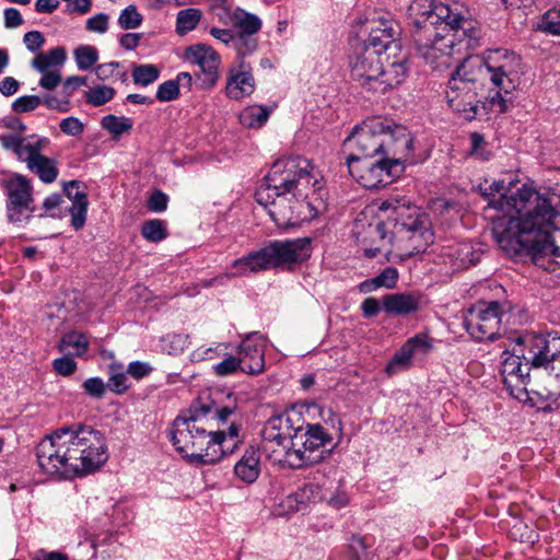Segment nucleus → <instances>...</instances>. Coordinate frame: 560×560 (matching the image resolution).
I'll use <instances>...</instances> for the list:
<instances>
[{
  "label": "nucleus",
  "instance_id": "nucleus-1",
  "mask_svg": "<svg viewBox=\"0 0 560 560\" xmlns=\"http://www.w3.org/2000/svg\"><path fill=\"white\" fill-rule=\"evenodd\" d=\"M512 175L494 180L485 195L486 214L492 222V234L499 247L509 255L532 257L535 264L544 257H560L552 233L559 230L560 185L540 194Z\"/></svg>",
  "mask_w": 560,
  "mask_h": 560
},
{
  "label": "nucleus",
  "instance_id": "nucleus-2",
  "mask_svg": "<svg viewBox=\"0 0 560 560\" xmlns=\"http://www.w3.org/2000/svg\"><path fill=\"white\" fill-rule=\"evenodd\" d=\"M521 57L508 49H488L482 58L466 57L456 65L445 90L451 109L470 121L479 115L505 113L521 83Z\"/></svg>",
  "mask_w": 560,
  "mask_h": 560
},
{
  "label": "nucleus",
  "instance_id": "nucleus-3",
  "mask_svg": "<svg viewBox=\"0 0 560 560\" xmlns=\"http://www.w3.org/2000/svg\"><path fill=\"white\" fill-rule=\"evenodd\" d=\"M320 183L312 173L308 160L288 156L277 160L256 190V201L268 209L278 226L295 224L299 220H311L318 209L311 198L320 189Z\"/></svg>",
  "mask_w": 560,
  "mask_h": 560
},
{
  "label": "nucleus",
  "instance_id": "nucleus-4",
  "mask_svg": "<svg viewBox=\"0 0 560 560\" xmlns=\"http://www.w3.org/2000/svg\"><path fill=\"white\" fill-rule=\"evenodd\" d=\"M36 458L48 476H85L107 462L106 440L101 431L89 425L61 427L38 443Z\"/></svg>",
  "mask_w": 560,
  "mask_h": 560
},
{
  "label": "nucleus",
  "instance_id": "nucleus-5",
  "mask_svg": "<svg viewBox=\"0 0 560 560\" xmlns=\"http://www.w3.org/2000/svg\"><path fill=\"white\" fill-rule=\"evenodd\" d=\"M261 436L265 442L283 447V463L292 469L323 462L335 447L331 434L322 424L305 422L294 408L270 417Z\"/></svg>",
  "mask_w": 560,
  "mask_h": 560
},
{
  "label": "nucleus",
  "instance_id": "nucleus-6",
  "mask_svg": "<svg viewBox=\"0 0 560 560\" xmlns=\"http://www.w3.org/2000/svg\"><path fill=\"white\" fill-rule=\"evenodd\" d=\"M207 409H194L190 406L188 416H178L167 429V438L175 451L189 464L212 465L218 463L231 446L236 445L240 427L231 422L228 432L224 430H211L205 423Z\"/></svg>",
  "mask_w": 560,
  "mask_h": 560
},
{
  "label": "nucleus",
  "instance_id": "nucleus-7",
  "mask_svg": "<svg viewBox=\"0 0 560 560\" xmlns=\"http://www.w3.org/2000/svg\"><path fill=\"white\" fill-rule=\"evenodd\" d=\"M311 255V240L299 237L284 241H271L264 247L233 260L231 271L222 277L203 281L206 288L221 282L224 278L244 277L249 273L280 268L307 259Z\"/></svg>",
  "mask_w": 560,
  "mask_h": 560
},
{
  "label": "nucleus",
  "instance_id": "nucleus-8",
  "mask_svg": "<svg viewBox=\"0 0 560 560\" xmlns=\"http://www.w3.org/2000/svg\"><path fill=\"white\" fill-rule=\"evenodd\" d=\"M380 212L394 222L396 234L408 255L424 253L434 242L429 217L405 197L390 196L378 206Z\"/></svg>",
  "mask_w": 560,
  "mask_h": 560
},
{
  "label": "nucleus",
  "instance_id": "nucleus-9",
  "mask_svg": "<svg viewBox=\"0 0 560 560\" xmlns=\"http://www.w3.org/2000/svg\"><path fill=\"white\" fill-rule=\"evenodd\" d=\"M386 61L387 66L372 48L361 49L351 61V77L369 91L385 93L398 86L407 74L405 56L389 62L387 55Z\"/></svg>",
  "mask_w": 560,
  "mask_h": 560
},
{
  "label": "nucleus",
  "instance_id": "nucleus-10",
  "mask_svg": "<svg viewBox=\"0 0 560 560\" xmlns=\"http://www.w3.org/2000/svg\"><path fill=\"white\" fill-rule=\"evenodd\" d=\"M0 144L11 152L19 162H23L26 168L44 184L54 183L58 175V162L56 159L43 154L49 144V139L36 135L21 137L20 135H1Z\"/></svg>",
  "mask_w": 560,
  "mask_h": 560
},
{
  "label": "nucleus",
  "instance_id": "nucleus-11",
  "mask_svg": "<svg viewBox=\"0 0 560 560\" xmlns=\"http://www.w3.org/2000/svg\"><path fill=\"white\" fill-rule=\"evenodd\" d=\"M517 351H523V359L533 369H542L549 374L560 376V335L557 332L526 334L516 339ZM560 407V393L555 398Z\"/></svg>",
  "mask_w": 560,
  "mask_h": 560
},
{
  "label": "nucleus",
  "instance_id": "nucleus-12",
  "mask_svg": "<svg viewBox=\"0 0 560 560\" xmlns=\"http://www.w3.org/2000/svg\"><path fill=\"white\" fill-rule=\"evenodd\" d=\"M7 197L5 211L10 223L28 222L35 212L32 179L21 173H11L0 182Z\"/></svg>",
  "mask_w": 560,
  "mask_h": 560
},
{
  "label": "nucleus",
  "instance_id": "nucleus-13",
  "mask_svg": "<svg viewBox=\"0 0 560 560\" xmlns=\"http://www.w3.org/2000/svg\"><path fill=\"white\" fill-rule=\"evenodd\" d=\"M455 2L445 4L436 0H413L407 14L412 26V35L416 33L433 32L439 24L452 23L457 25L463 20L460 13L456 12Z\"/></svg>",
  "mask_w": 560,
  "mask_h": 560
},
{
  "label": "nucleus",
  "instance_id": "nucleus-14",
  "mask_svg": "<svg viewBox=\"0 0 560 560\" xmlns=\"http://www.w3.org/2000/svg\"><path fill=\"white\" fill-rule=\"evenodd\" d=\"M388 128V119L371 117L357 126L346 139V147L351 150L349 155H358L359 160L383 155L384 133Z\"/></svg>",
  "mask_w": 560,
  "mask_h": 560
},
{
  "label": "nucleus",
  "instance_id": "nucleus-15",
  "mask_svg": "<svg viewBox=\"0 0 560 560\" xmlns=\"http://www.w3.org/2000/svg\"><path fill=\"white\" fill-rule=\"evenodd\" d=\"M347 166L351 176L366 189H377L398 178L404 167L389 164L383 156L358 161V155L347 158Z\"/></svg>",
  "mask_w": 560,
  "mask_h": 560
},
{
  "label": "nucleus",
  "instance_id": "nucleus-16",
  "mask_svg": "<svg viewBox=\"0 0 560 560\" xmlns=\"http://www.w3.org/2000/svg\"><path fill=\"white\" fill-rule=\"evenodd\" d=\"M457 34H441L438 27L430 33H416L412 39L418 54L430 63L433 69L452 67L455 55H459L460 47L455 40Z\"/></svg>",
  "mask_w": 560,
  "mask_h": 560
},
{
  "label": "nucleus",
  "instance_id": "nucleus-17",
  "mask_svg": "<svg viewBox=\"0 0 560 560\" xmlns=\"http://www.w3.org/2000/svg\"><path fill=\"white\" fill-rule=\"evenodd\" d=\"M503 306L498 301L479 303L464 319L467 332L477 341L495 340L500 336Z\"/></svg>",
  "mask_w": 560,
  "mask_h": 560
},
{
  "label": "nucleus",
  "instance_id": "nucleus-18",
  "mask_svg": "<svg viewBox=\"0 0 560 560\" xmlns=\"http://www.w3.org/2000/svg\"><path fill=\"white\" fill-rule=\"evenodd\" d=\"M532 365L523 359V351H517V342L513 349L504 350L501 354L500 373L509 394L520 400L528 398L527 385L530 382Z\"/></svg>",
  "mask_w": 560,
  "mask_h": 560
},
{
  "label": "nucleus",
  "instance_id": "nucleus-19",
  "mask_svg": "<svg viewBox=\"0 0 560 560\" xmlns=\"http://www.w3.org/2000/svg\"><path fill=\"white\" fill-rule=\"evenodd\" d=\"M184 58L199 68L195 75L201 90H211L217 85L220 79L221 57L211 46L206 44L191 45L186 48Z\"/></svg>",
  "mask_w": 560,
  "mask_h": 560
},
{
  "label": "nucleus",
  "instance_id": "nucleus-20",
  "mask_svg": "<svg viewBox=\"0 0 560 560\" xmlns=\"http://www.w3.org/2000/svg\"><path fill=\"white\" fill-rule=\"evenodd\" d=\"M384 142L382 156L389 164L394 165V162H396L398 166L405 168V163H417L412 155L413 138L406 127L388 120V128L384 133Z\"/></svg>",
  "mask_w": 560,
  "mask_h": 560
},
{
  "label": "nucleus",
  "instance_id": "nucleus-21",
  "mask_svg": "<svg viewBox=\"0 0 560 560\" xmlns=\"http://www.w3.org/2000/svg\"><path fill=\"white\" fill-rule=\"evenodd\" d=\"M432 349V343L427 335L419 334L409 338L395 352L385 366L388 375L397 374L408 370L412 365V359L425 357Z\"/></svg>",
  "mask_w": 560,
  "mask_h": 560
},
{
  "label": "nucleus",
  "instance_id": "nucleus-22",
  "mask_svg": "<svg viewBox=\"0 0 560 560\" xmlns=\"http://www.w3.org/2000/svg\"><path fill=\"white\" fill-rule=\"evenodd\" d=\"M266 338L259 331L245 335L238 346L237 358L242 364V371L256 375L265 369Z\"/></svg>",
  "mask_w": 560,
  "mask_h": 560
},
{
  "label": "nucleus",
  "instance_id": "nucleus-23",
  "mask_svg": "<svg viewBox=\"0 0 560 560\" xmlns=\"http://www.w3.org/2000/svg\"><path fill=\"white\" fill-rule=\"evenodd\" d=\"M480 252L469 242H453L442 246L435 262L445 265L451 271L466 269L480 260Z\"/></svg>",
  "mask_w": 560,
  "mask_h": 560
},
{
  "label": "nucleus",
  "instance_id": "nucleus-24",
  "mask_svg": "<svg viewBox=\"0 0 560 560\" xmlns=\"http://www.w3.org/2000/svg\"><path fill=\"white\" fill-rule=\"evenodd\" d=\"M255 79L248 62L241 59L230 67L224 89L226 97L241 101L250 96L255 91Z\"/></svg>",
  "mask_w": 560,
  "mask_h": 560
},
{
  "label": "nucleus",
  "instance_id": "nucleus-25",
  "mask_svg": "<svg viewBox=\"0 0 560 560\" xmlns=\"http://www.w3.org/2000/svg\"><path fill=\"white\" fill-rule=\"evenodd\" d=\"M398 34L397 25L394 22L383 21L380 26L370 32L362 49L372 48L381 57L388 51H398L401 49V44L397 39Z\"/></svg>",
  "mask_w": 560,
  "mask_h": 560
},
{
  "label": "nucleus",
  "instance_id": "nucleus-26",
  "mask_svg": "<svg viewBox=\"0 0 560 560\" xmlns=\"http://www.w3.org/2000/svg\"><path fill=\"white\" fill-rule=\"evenodd\" d=\"M455 8H457L456 12L460 13L463 20L458 21L457 25L447 23L446 26L454 31L453 34L459 35L456 37L459 40L458 47L464 44L467 49L477 48L482 36L480 27L476 26V23L469 18V12L464 4L455 2Z\"/></svg>",
  "mask_w": 560,
  "mask_h": 560
},
{
  "label": "nucleus",
  "instance_id": "nucleus-27",
  "mask_svg": "<svg viewBox=\"0 0 560 560\" xmlns=\"http://www.w3.org/2000/svg\"><path fill=\"white\" fill-rule=\"evenodd\" d=\"M421 306V296L418 293L386 294L382 301L383 310L394 316H405L416 313Z\"/></svg>",
  "mask_w": 560,
  "mask_h": 560
},
{
  "label": "nucleus",
  "instance_id": "nucleus-28",
  "mask_svg": "<svg viewBox=\"0 0 560 560\" xmlns=\"http://www.w3.org/2000/svg\"><path fill=\"white\" fill-rule=\"evenodd\" d=\"M234 474L237 479L245 483L255 482L260 475L259 448L253 445L248 446L234 465Z\"/></svg>",
  "mask_w": 560,
  "mask_h": 560
},
{
  "label": "nucleus",
  "instance_id": "nucleus-29",
  "mask_svg": "<svg viewBox=\"0 0 560 560\" xmlns=\"http://www.w3.org/2000/svg\"><path fill=\"white\" fill-rule=\"evenodd\" d=\"M194 409H199L202 407V409H207V413L205 415V423L208 428L211 430L213 429V423H226L230 417L234 413L236 410V407H219L213 401H205L201 398L197 399L192 405Z\"/></svg>",
  "mask_w": 560,
  "mask_h": 560
},
{
  "label": "nucleus",
  "instance_id": "nucleus-30",
  "mask_svg": "<svg viewBox=\"0 0 560 560\" xmlns=\"http://www.w3.org/2000/svg\"><path fill=\"white\" fill-rule=\"evenodd\" d=\"M66 196L72 201V206L69 208L71 225L78 231L84 226L86 221L88 195L84 191H77L75 195H71V191L67 188Z\"/></svg>",
  "mask_w": 560,
  "mask_h": 560
},
{
  "label": "nucleus",
  "instance_id": "nucleus-31",
  "mask_svg": "<svg viewBox=\"0 0 560 560\" xmlns=\"http://www.w3.org/2000/svg\"><path fill=\"white\" fill-rule=\"evenodd\" d=\"M271 112V107L257 104L249 105L241 110L238 120L245 128H260L267 122Z\"/></svg>",
  "mask_w": 560,
  "mask_h": 560
},
{
  "label": "nucleus",
  "instance_id": "nucleus-32",
  "mask_svg": "<svg viewBox=\"0 0 560 560\" xmlns=\"http://www.w3.org/2000/svg\"><path fill=\"white\" fill-rule=\"evenodd\" d=\"M233 25L238 27L241 31L237 34H249L255 35L261 28V20L249 12L241 8H236L231 15Z\"/></svg>",
  "mask_w": 560,
  "mask_h": 560
},
{
  "label": "nucleus",
  "instance_id": "nucleus-33",
  "mask_svg": "<svg viewBox=\"0 0 560 560\" xmlns=\"http://www.w3.org/2000/svg\"><path fill=\"white\" fill-rule=\"evenodd\" d=\"M67 59L66 49L56 47L47 52H39L32 61V66L38 72L49 70L51 67L62 66Z\"/></svg>",
  "mask_w": 560,
  "mask_h": 560
},
{
  "label": "nucleus",
  "instance_id": "nucleus-34",
  "mask_svg": "<svg viewBox=\"0 0 560 560\" xmlns=\"http://www.w3.org/2000/svg\"><path fill=\"white\" fill-rule=\"evenodd\" d=\"M300 512L304 513L312 504L322 499V489L314 483H306L291 493Z\"/></svg>",
  "mask_w": 560,
  "mask_h": 560
},
{
  "label": "nucleus",
  "instance_id": "nucleus-35",
  "mask_svg": "<svg viewBox=\"0 0 560 560\" xmlns=\"http://www.w3.org/2000/svg\"><path fill=\"white\" fill-rule=\"evenodd\" d=\"M60 351H69L71 355L81 357L89 349V341L84 334L70 331L60 340Z\"/></svg>",
  "mask_w": 560,
  "mask_h": 560
},
{
  "label": "nucleus",
  "instance_id": "nucleus-36",
  "mask_svg": "<svg viewBox=\"0 0 560 560\" xmlns=\"http://www.w3.org/2000/svg\"><path fill=\"white\" fill-rule=\"evenodd\" d=\"M101 126L108 131L114 139H118L121 135L132 129V120L125 116L106 115L101 120Z\"/></svg>",
  "mask_w": 560,
  "mask_h": 560
},
{
  "label": "nucleus",
  "instance_id": "nucleus-37",
  "mask_svg": "<svg viewBox=\"0 0 560 560\" xmlns=\"http://www.w3.org/2000/svg\"><path fill=\"white\" fill-rule=\"evenodd\" d=\"M201 19V12L198 9L189 8L180 10L176 18V32L185 35L195 30Z\"/></svg>",
  "mask_w": 560,
  "mask_h": 560
},
{
  "label": "nucleus",
  "instance_id": "nucleus-38",
  "mask_svg": "<svg viewBox=\"0 0 560 560\" xmlns=\"http://www.w3.org/2000/svg\"><path fill=\"white\" fill-rule=\"evenodd\" d=\"M160 69L151 63L139 65L132 69L133 83L140 86H149L160 78Z\"/></svg>",
  "mask_w": 560,
  "mask_h": 560
},
{
  "label": "nucleus",
  "instance_id": "nucleus-39",
  "mask_svg": "<svg viewBox=\"0 0 560 560\" xmlns=\"http://www.w3.org/2000/svg\"><path fill=\"white\" fill-rule=\"evenodd\" d=\"M77 67L82 71L92 69L98 60V51L94 46L81 45L73 51Z\"/></svg>",
  "mask_w": 560,
  "mask_h": 560
},
{
  "label": "nucleus",
  "instance_id": "nucleus-40",
  "mask_svg": "<svg viewBox=\"0 0 560 560\" xmlns=\"http://www.w3.org/2000/svg\"><path fill=\"white\" fill-rule=\"evenodd\" d=\"M189 345V336L186 334H167L161 338V347L171 355L182 353Z\"/></svg>",
  "mask_w": 560,
  "mask_h": 560
},
{
  "label": "nucleus",
  "instance_id": "nucleus-41",
  "mask_svg": "<svg viewBox=\"0 0 560 560\" xmlns=\"http://www.w3.org/2000/svg\"><path fill=\"white\" fill-rule=\"evenodd\" d=\"M141 234L147 241L159 243L167 236L166 225L160 219L148 220L141 228Z\"/></svg>",
  "mask_w": 560,
  "mask_h": 560
},
{
  "label": "nucleus",
  "instance_id": "nucleus-42",
  "mask_svg": "<svg viewBox=\"0 0 560 560\" xmlns=\"http://www.w3.org/2000/svg\"><path fill=\"white\" fill-rule=\"evenodd\" d=\"M537 28L550 35L560 36V7L546 11L538 22Z\"/></svg>",
  "mask_w": 560,
  "mask_h": 560
},
{
  "label": "nucleus",
  "instance_id": "nucleus-43",
  "mask_svg": "<svg viewBox=\"0 0 560 560\" xmlns=\"http://www.w3.org/2000/svg\"><path fill=\"white\" fill-rule=\"evenodd\" d=\"M237 60H245V57L250 56L258 47V40L255 35L236 34L233 46Z\"/></svg>",
  "mask_w": 560,
  "mask_h": 560
},
{
  "label": "nucleus",
  "instance_id": "nucleus-44",
  "mask_svg": "<svg viewBox=\"0 0 560 560\" xmlns=\"http://www.w3.org/2000/svg\"><path fill=\"white\" fill-rule=\"evenodd\" d=\"M115 94L116 91L114 88L107 85H97L85 93V101L88 104L97 107L112 101Z\"/></svg>",
  "mask_w": 560,
  "mask_h": 560
},
{
  "label": "nucleus",
  "instance_id": "nucleus-45",
  "mask_svg": "<svg viewBox=\"0 0 560 560\" xmlns=\"http://www.w3.org/2000/svg\"><path fill=\"white\" fill-rule=\"evenodd\" d=\"M143 21L142 15L139 13L136 5H128L125 8L118 18V25L122 30H133L141 25Z\"/></svg>",
  "mask_w": 560,
  "mask_h": 560
},
{
  "label": "nucleus",
  "instance_id": "nucleus-46",
  "mask_svg": "<svg viewBox=\"0 0 560 560\" xmlns=\"http://www.w3.org/2000/svg\"><path fill=\"white\" fill-rule=\"evenodd\" d=\"M42 104L38 95H23L12 103V110L16 114L35 110Z\"/></svg>",
  "mask_w": 560,
  "mask_h": 560
},
{
  "label": "nucleus",
  "instance_id": "nucleus-47",
  "mask_svg": "<svg viewBox=\"0 0 560 560\" xmlns=\"http://www.w3.org/2000/svg\"><path fill=\"white\" fill-rule=\"evenodd\" d=\"M178 96L179 89L173 79L161 83L155 95L156 100L160 102H171L176 100Z\"/></svg>",
  "mask_w": 560,
  "mask_h": 560
},
{
  "label": "nucleus",
  "instance_id": "nucleus-48",
  "mask_svg": "<svg viewBox=\"0 0 560 560\" xmlns=\"http://www.w3.org/2000/svg\"><path fill=\"white\" fill-rule=\"evenodd\" d=\"M242 371V364L237 357L230 355L215 364L213 366V371L219 376H228L236 372L237 370Z\"/></svg>",
  "mask_w": 560,
  "mask_h": 560
},
{
  "label": "nucleus",
  "instance_id": "nucleus-49",
  "mask_svg": "<svg viewBox=\"0 0 560 560\" xmlns=\"http://www.w3.org/2000/svg\"><path fill=\"white\" fill-rule=\"evenodd\" d=\"M52 369L61 376H70L77 370V362L71 357L63 355L52 361Z\"/></svg>",
  "mask_w": 560,
  "mask_h": 560
},
{
  "label": "nucleus",
  "instance_id": "nucleus-50",
  "mask_svg": "<svg viewBox=\"0 0 560 560\" xmlns=\"http://www.w3.org/2000/svg\"><path fill=\"white\" fill-rule=\"evenodd\" d=\"M84 393L94 398H101L105 394L106 385L101 377H90L82 384Z\"/></svg>",
  "mask_w": 560,
  "mask_h": 560
},
{
  "label": "nucleus",
  "instance_id": "nucleus-51",
  "mask_svg": "<svg viewBox=\"0 0 560 560\" xmlns=\"http://www.w3.org/2000/svg\"><path fill=\"white\" fill-rule=\"evenodd\" d=\"M222 345L218 343L214 347L201 346L190 353V360L192 362H200L205 360H213L220 355V348Z\"/></svg>",
  "mask_w": 560,
  "mask_h": 560
},
{
  "label": "nucleus",
  "instance_id": "nucleus-52",
  "mask_svg": "<svg viewBox=\"0 0 560 560\" xmlns=\"http://www.w3.org/2000/svg\"><path fill=\"white\" fill-rule=\"evenodd\" d=\"M375 278L380 288L393 289L397 284L398 270L395 267H386Z\"/></svg>",
  "mask_w": 560,
  "mask_h": 560
},
{
  "label": "nucleus",
  "instance_id": "nucleus-53",
  "mask_svg": "<svg viewBox=\"0 0 560 560\" xmlns=\"http://www.w3.org/2000/svg\"><path fill=\"white\" fill-rule=\"evenodd\" d=\"M168 196L161 191L154 190L148 199V209L152 212H163L167 209Z\"/></svg>",
  "mask_w": 560,
  "mask_h": 560
},
{
  "label": "nucleus",
  "instance_id": "nucleus-54",
  "mask_svg": "<svg viewBox=\"0 0 560 560\" xmlns=\"http://www.w3.org/2000/svg\"><path fill=\"white\" fill-rule=\"evenodd\" d=\"M60 130L68 136H79L84 130L82 121L73 116L63 118L59 124Z\"/></svg>",
  "mask_w": 560,
  "mask_h": 560
},
{
  "label": "nucleus",
  "instance_id": "nucleus-55",
  "mask_svg": "<svg viewBox=\"0 0 560 560\" xmlns=\"http://www.w3.org/2000/svg\"><path fill=\"white\" fill-rule=\"evenodd\" d=\"M62 203V196L60 194H51L47 196L43 201V210L44 213H40L38 217L44 218L46 215L56 218L58 214L56 213V210L59 208V206Z\"/></svg>",
  "mask_w": 560,
  "mask_h": 560
},
{
  "label": "nucleus",
  "instance_id": "nucleus-56",
  "mask_svg": "<svg viewBox=\"0 0 560 560\" xmlns=\"http://www.w3.org/2000/svg\"><path fill=\"white\" fill-rule=\"evenodd\" d=\"M23 43L31 52H38L45 44V37L39 31H31L24 34Z\"/></svg>",
  "mask_w": 560,
  "mask_h": 560
},
{
  "label": "nucleus",
  "instance_id": "nucleus-57",
  "mask_svg": "<svg viewBox=\"0 0 560 560\" xmlns=\"http://www.w3.org/2000/svg\"><path fill=\"white\" fill-rule=\"evenodd\" d=\"M85 27L90 32L104 34L108 30V15L97 13L86 20Z\"/></svg>",
  "mask_w": 560,
  "mask_h": 560
},
{
  "label": "nucleus",
  "instance_id": "nucleus-58",
  "mask_svg": "<svg viewBox=\"0 0 560 560\" xmlns=\"http://www.w3.org/2000/svg\"><path fill=\"white\" fill-rule=\"evenodd\" d=\"M153 371V368L148 362L132 361L128 364L127 374L135 380H141L148 376Z\"/></svg>",
  "mask_w": 560,
  "mask_h": 560
},
{
  "label": "nucleus",
  "instance_id": "nucleus-59",
  "mask_svg": "<svg viewBox=\"0 0 560 560\" xmlns=\"http://www.w3.org/2000/svg\"><path fill=\"white\" fill-rule=\"evenodd\" d=\"M300 511L295 504V499L292 498L291 493L281 499L276 506V514L278 516H290Z\"/></svg>",
  "mask_w": 560,
  "mask_h": 560
},
{
  "label": "nucleus",
  "instance_id": "nucleus-60",
  "mask_svg": "<svg viewBox=\"0 0 560 560\" xmlns=\"http://www.w3.org/2000/svg\"><path fill=\"white\" fill-rule=\"evenodd\" d=\"M107 386L117 394L126 392L128 389L126 373L112 371Z\"/></svg>",
  "mask_w": 560,
  "mask_h": 560
},
{
  "label": "nucleus",
  "instance_id": "nucleus-61",
  "mask_svg": "<svg viewBox=\"0 0 560 560\" xmlns=\"http://www.w3.org/2000/svg\"><path fill=\"white\" fill-rule=\"evenodd\" d=\"M40 73H42V78L39 80V85L43 89H46V90H49V91L54 90L61 82V75H60L59 71L45 70L44 72H40Z\"/></svg>",
  "mask_w": 560,
  "mask_h": 560
},
{
  "label": "nucleus",
  "instance_id": "nucleus-62",
  "mask_svg": "<svg viewBox=\"0 0 560 560\" xmlns=\"http://www.w3.org/2000/svg\"><path fill=\"white\" fill-rule=\"evenodd\" d=\"M86 84V78L80 75H72L66 79L62 85V93L69 98L72 93L79 88Z\"/></svg>",
  "mask_w": 560,
  "mask_h": 560
},
{
  "label": "nucleus",
  "instance_id": "nucleus-63",
  "mask_svg": "<svg viewBox=\"0 0 560 560\" xmlns=\"http://www.w3.org/2000/svg\"><path fill=\"white\" fill-rule=\"evenodd\" d=\"M4 26L7 28H15L24 23L20 11L15 8H7L3 12Z\"/></svg>",
  "mask_w": 560,
  "mask_h": 560
},
{
  "label": "nucleus",
  "instance_id": "nucleus-64",
  "mask_svg": "<svg viewBox=\"0 0 560 560\" xmlns=\"http://www.w3.org/2000/svg\"><path fill=\"white\" fill-rule=\"evenodd\" d=\"M119 67H120V65L117 61H110L107 63L98 65L95 68V74L100 80L106 81L114 75L115 71Z\"/></svg>",
  "mask_w": 560,
  "mask_h": 560
}]
</instances>
